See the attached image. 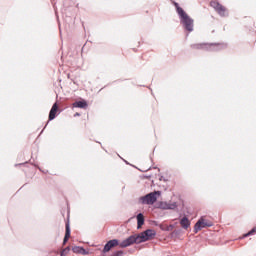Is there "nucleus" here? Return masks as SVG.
<instances>
[{
  "label": "nucleus",
  "instance_id": "3",
  "mask_svg": "<svg viewBox=\"0 0 256 256\" xmlns=\"http://www.w3.org/2000/svg\"><path fill=\"white\" fill-rule=\"evenodd\" d=\"M205 227H213V222L206 219L205 216H202L194 226V233H199V231L205 229Z\"/></svg>",
  "mask_w": 256,
  "mask_h": 256
},
{
  "label": "nucleus",
  "instance_id": "2",
  "mask_svg": "<svg viewBox=\"0 0 256 256\" xmlns=\"http://www.w3.org/2000/svg\"><path fill=\"white\" fill-rule=\"evenodd\" d=\"M158 197H161V191H154L152 193L147 194L146 196H143L141 198V202L144 205H153L157 201Z\"/></svg>",
  "mask_w": 256,
  "mask_h": 256
},
{
  "label": "nucleus",
  "instance_id": "4",
  "mask_svg": "<svg viewBox=\"0 0 256 256\" xmlns=\"http://www.w3.org/2000/svg\"><path fill=\"white\" fill-rule=\"evenodd\" d=\"M214 46L219 47L220 49L227 47L225 43H217V44L196 43L191 45L192 49H196V50H207V49H211V47H214Z\"/></svg>",
  "mask_w": 256,
  "mask_h": 256
},
{
  "label": "nucleus",
  "instance_id": "6",
  "mask_svg": "<svg viewBox=\"0 0 256 256\" xmlns=\"http://www.w3.org/2000/svg\"><path fill=\"white\" fill-rule=\"evenodd\" d=\"M155 235H157L155 230L148 229V230L138 234V239H139L140 243H144V241H149V240L153 239V237H155Z\"/></svg>",
  "mask_w": 256,
  "mask_h": 256
},
{
  "label": "nucleus",
  "instance_id": "16",
  "mask_svg": "<svg viewBox=\"0 0 256 256\" xmlns=\"http://www.w3.org/2000/svg\"><path fill=\"white\" fill-rule=\"evenodd\" d=\"M256 233V227H254L252 230H250L248 233L244 234L243 237H250V235H255Z\"/></svg>",
  "mask_w": 256,
  "mask_h": 256
},
{
  "label": "nucleus",
  "instance_id": "14",
  "mask_svg": "<svg viewBox=\"0 0 256 256\" xmlns=\"http://www.w3.org/2000/svg\"><path fill=\"white\" fill-rule=\"evenodd\" d=\"M73 253H78L80 255H84L85 254V249H83L82 247L79 246H74L72 248Z\"/></svg>",
  "mask_w": 256,
  "mask_h": 256
},
{
  "label": "nucleus",
  "instance_id": "15",
  "mask_svg": "<svg viewBox=\"0 0 256 256\" xmlns=\"http://www.w3.org/2000/svg\"><path fill=\"white\" fill-rule=\"evenodd\" d=\"M69 251H71V248L68 246L64 249H62V251L60 252V256H67L69 255Z\"/></svg>",
  "mask_w": 256,
  "mask_h": 256
},
{
  "label": "nucleus",
  "instance_id": "5",
  "mask_svg": "<svg viewBox=\"0 0 256 256\" xmlns=\"http://www.w3.org/2000/svg\"><path fill=\"white\" fill-rule=\"evenodd\" d=\"M210 7H212L220 17H227L228 10L227 7L223 6V4L217 2L216 0L210 2Z\"/></svg>",
  "mask_w": 256,
  "mask_h": 256
},
{
  "label": "nucleus",
  "instance_id": "12",
  "mask_svg": "<svg viewBox=\"0 0 256 256\" xmlns=\"http://www.w3.org/2000/svg\"><path fill=\"white\" fill-rule=\"evenodd\" d=\"M145 225V216L142 213L137 215V229H141Z\"/></svg>",
  "mask_w": 256,
  "mask_h": 256
},
{
  "label": "nucleus",
  "instance_id": "17",
  "mask_svg": "<svg viewBox=\"0 0 256 256\" xmlns=\"http://www.w3.org/2000/svg\"><path fill=\"white\" fill-rule=\"evenodd\" d=\"M121 255H123V251L119 250L114 252L112 256H121Z\"/></svg>",
  "mask_w": 256,
  "mask_h": 256
},
{
  "label": "nucleus",
  "instance_id": "1",
  "mask_svg": "<svg viewBox=\"0 0 256 256\" xmlns=\"http://www.w3.org/2000/svg\"><path fill=\"white\" fill-rule=\"evenodd\" d=\"M174 7L181 19V23L184 25L186 31H193V19L186 14L185 10L179 6V3L173 2Z\"/></svg>",
  "mask_w": 256,
  "mask_h": 256
},
{
  "label": "nucleus",
  "instance_id": "13",
  "mask_svg": "<svg viewBox=\"0 0 256 256\" xmlns=\"http://www.w3.org/2000/svg\"><path fill=\"white\" fill-rule=\"evenodd\" d=\"M70 237H71V228L69 227V223H66V233L63 240V245H65L67 241H69Z\"/></svg>",
  "mask_w": 256,
  "mask_h": 256
},
{
  "label": "nucleus",
  "instance_id": "9",
  "mask_svg": "<svg viewBox=\"0 0 256 256\" xmlns=\"http://www.w3.org/2000/svg\"><path fill=\"white\" fill-rule=\"evenodd\" d=\"M73 107H76L78 109H87V107H89V104L85 100H80V101L74 102Z\"/></svg>",
  "mask_w": 256,
  "mask_h": 256
},
{
  "label": "nucleus",
  "instance_id": "11",
  "mask_svg": "<svg viewBox=\"0 0 256 256\" xmlns=\"http://www.w3.org/2000/svg\"><path fill=\"white\" fill-rule=\"evenodd\" d=\"M180 225H181L182 229H188L189 227H191V221H189V218H187V216H184L180 220Z\"/></svg>",
  "mask_w": 256,
  "mask_h": 256
},
{
  "label": "nucleus",
  "instance_id": "7",
  "mask_svg": "<svg viewBox=\"0 0 256 256\" xmlns=\"http://www.w3.org/2000/svg\"><path fill=\"white\" fill-rule=\"evenodd\" d=\"M134 243H141V240H139V236L138 235L129 236L124 241L119 243V247L124 249L125 247H130V245H133Z\"/></svg>",
  "mask_w": 256,
  "mask_h": 256
},
{
  "label": "nucleus",
  "instance_id": "8",
  "mask_svg": "<svg viewBox=\"0 0 256 256\" xmlns=\"http://www.w3.org/2000/svg\"><path fill=\"white\" fill-rule=\"evenodd\" d=\"M117 245H119V240L117 239L108 241L104 246L103 253H109V251H111L113 247H117Z\"/></svg>",
  "mask_w": 256,
  "mask_h": 256
},
{
  "label": "nucleus",
  "instance_id": "18",
  "mask_svg": "<svg viewBox=\"0 0 256 256\" xmlns=\"http://www.w3.org/2000/svg\"><path fill=\"white\" fill-rule=\"evenodd\" d=\"M79 115H80L79 113H76V114L74 115V117H79Z\"/></svg>",
  "mask_w": 256,
  "mask_h": 256
},
{
  "label": "nucleus",
  "instance_id": "10",
  "mask_svg": "<svg viewBox=\"0 0 256 256\" xmlns=\"http://www.w3.org/2000/svg\"><path fill=\"white\" fill-rule=\"evenodd\" d=\"M58 109L59 106L57 105V103H54L49 113V121H53V119H55Z\"/></svg>",
  "mask_w": 256,
  "mask_h": 256
}]
</instances>
